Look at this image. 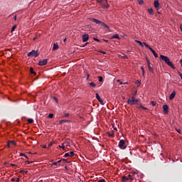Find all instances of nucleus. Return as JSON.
Returning <instances> with one entry per match:
<instances>
[{"instance_id": "1", "label": "nucleus", "mask_w": 182, "mask_h": 182, "mask_svg": "<svg viewBox=\"0 0 182 182\" xmlns=\"http://www.w3.org/2000/svg\"><path fill=\"white\" fill-rule=\"evenodd\" d=\"M89 20L92 21L93 23H95L96 24H100L102 26H104L105 28H107V29L109 28L108 25H107L105 22H102L100 20H97V19L94 18H90Z\"/></svg>"}, {"instance_id": "2", "label": "nucleus", "mask_w": 182, "mask_h": 182, "mask_svg": "<svg viewBox=\"0 0 182 182\" xmlns=\"http://www.w3.org/2000/svg\"><path fill=\"white\" fill-rule=\"evenodd\" d=\"M139 99H135L134 96L129 97V100H127V104L130 105H136L139 102Z\"/></svg>"}, {"instance_id": "3", "label": "nucleus", "mask_w": 182, "mask_h": 182, "mask_svg": "<svg viewBox=\"0 0 182 182\" xmlns=\"http://www.w3.org/2000/svg\"><path fill=\"white\" fill-rule=\"evenodd\" d=\"M27 56L38 58V56H39V52L38 50H32L31 52L27 53Z\"/></svg>"}, {"instance_id": "4", "label": "nucleus", "mask_w": 182, "mask_h": 182, "mask_svg": "<svg viewBox=\"0 0 182 182\" xmlns=\"http://www.w3.org/2000/svg\"><path fill=\"white\" fill-rule=\"evenodd\" d=\"M144 45L145 46V47L148 49H149V50L154 54L155 58H159V55L156 53V51L151 48L147 43H146L145 42H144Z\"/></svg>"}, {"instance_id": "5", "label": "nucleus", "mask_w": 182, "mask_h": 182, "mask_svg": "<svg viewBox=\"0 0 182 182\" xmlns=\"http://www.w3.org/2000/svg\"><path fill=\"white\" fill-rule=\"evenodd\" d=\"M119 147L122 150L127 148L126 142L124 139H120L119 143Z\"/></svg>"}, {"instance_id": "6", "label": "nucleus", "mask_w": 182, "mask_h": 182, "mask_svg": "<svg viewBox=\"0 0 182 182\" xmlns=\"http://www.w3.org/2000/svg\"><path fill=\"white\" fill-rule=\"evenodd\" d=\"M48 64V59H43L42 60H40L38 63L39 66H45Z\"/></svg>"}, {"instance_id": "7", "label": "nucleus", "mask_w": 182, "mask_h": 182, "mask_svg": "<svg viewBox=\"0 0 182 182\" xmlns=\"http://www.w3.org/2000/svg\"><path fill=\"white\" fill-rule=\"evenodd\" d=\"M101 6L105 9H108L109 8V4H107V0H103V1L102 2Z\"/></svg>"}, {"instance_id": "8", "label": "nucleus", "mask_w": 182, "mask_h": 182, "mask_svg": "<svg viewBox=\"0 0 182 182\" xmlns=\"http://www.w3.org/2000/svg\"><path fill=\"white\" fill-rule=\"evenodd\" d=\"M166 65H168L169 67H171L173 70H175L176 68L174 67V65H173L172 62L170 60V59L168 58L167 62L166 63Z\"/></svg>"}, {"instance_id": "9", "label": "nucleus", "mask_w": 182, "mask_h": 182, "mask_svg": "<svg viewBox=\"0 0 182 182\" xmlns=\"http://www.w3.org/2000/svg\"><path fill=\"white\" fill-rule=\"evenodd\" d=\"M96 99L99 101V102L100 103V105H104V101L103 100H102L99 95V94L97 92L96 93Z\"/></svg>"}, {"instance_id": "10", "label": "nucleus", "mask_w": 182, "mask_h": 182, "mask_svg": "<svg viewBox=\"0 0 182 182\" xmlns=\"http://www.w3.org/2000/svg\"><path fill=\"white\" fill-rule=\"evenodd\" d=\"M82 41H83L84 43L87 42V41H88V39H89V35H88V34H84V35H82Z\"/></svg>"}, {"instance_id": "11", "label": "nucleus", "mask_w": 182, "mask_h": 182, "mask_svg": "<svg viewBox=\"0 0 182 182\" xmlns=\"http://www.w3.org/2000/svg\"><path fill=\"white\" fill-rule=\"evenodd\" d=\"M161 59L165 62V63H166L167 60L169 59L168 57L164 55H160Z\"/></svg>"}, {"instance_id": "12", "label": "nucleus", "mask_w": 182, "mask_h": 182, "mask_svg": "<svg viewBox=\"0 0 182 182\" xmlns=\"http://www.w3.org/2000/svg\"><path fill=\"white\" fill-rule=\"evenodd\" d=\"M163 109H164V112H165V114H168V107L167 105H164L163 106Z\"/></svg>"}, {"instance_id": "13", "label": "nucleus", "mask_w": 182, "mask_h": 182, "mask_svg": "<svg viewBox=\"0 0 182 182\" xmlns=\"http://www.w3.org/2000/svg\"><path fill=\"white\" fill-rule=\"evenodd\" d=\"M176 95V91H173V92L170 95L169 100H173V98L175 97Z\"/></svg>"}, {"instance_id": "14", "label": "nucleus", "mask_w": 182, "mask_h": 182, "mask_svg": "<svg viewBox=\"0 0 182 182\" xmlns=\"http://www.w3.org/2000/svg\"><path fill=\"white\" fill-rule=\"evenodd\" d=\"M154 7H155L156 9H158V8L160 7V4H159V0H156V1H154Z\"/></svg>"}, {"instance_id": "15", "label": "nucleus", "mask_w": 182, "mask_h": 182, "mask_svg": "<svg viewBox=\"0 0 182 182\" xmlns=\"http://www.w3.org/2000/svg\"><path fill=\"white\" fill-rule=\"evenodd\" d=\"M58 49H59V45H58V43H54L53 44V50H58Z\"/></svg>"}, {"instance_id": "16", "label": "nucleus", "mask_w": 182, "mask_h": 182, "mask_svg": "<svg viewBox=\"0 0 182 182\" xmlns=\"http://www.w3.org/2000/svg\"><path fill=\"white\" fill-rule=\"evenodd\" d=\"M135 43H136L137 44H139L141 47L144 48V43L141 42L140 41L138 40H135Z\"/></svg>"}, {"instance_id": "17", "label": "nucleus", "mask_w": 182, "mask_h": 182, "mask_svg": "<svg viewBox=\"0 0 182 182\" xmlns=\"http://www.w3.org/2000/svg\"><path fill=\"white\" fill-rule=\"evenodd\" d=\"M112 39H118L120 40V38L119 37L118 34H114L111 37Z\"/></svg>"}, {"instance_id": "18", "label": "nucleus", "mask_w": 182, "mask_h": 182, "mask_svg": "<svg viewBox=\"0 0 182 182\" xmlns=\"http://www.w3.org/2000/svg\"><path fill=\"white\" fill-rule=\"evenodd\" d=\"M30 73H31L32 75H36V72H35V71L33 70V68H32V67L30 68Z\"/></svg>"}, {"instance_id": "19", "label": "nucleus", "mask_w": 182, "mask_h": 182, "mask_svg": "<svg viewBox=\"0 0 182 182\" xmlns=\"http://www.w3.org/2000/svg\"><path fill=\"white\" fill-rule=\"evenodd\" d=\"M148 68L150 73H154V68L151 65H149Z\"/></svg>"}, {"instance_id": "20", "label": "nucleus", "mask_w": 182, "mask_h": 182, "mask_svg": "<svg viewBox=\"0 0 182 182\" xmlns=\"http://www.w3.org/2000/svg\"><path fill=\"white\" fill-rule=\"evenodd\" d=\"M148 12L149 13L150 15L154 14V11L151 8L148 9Z\"/></svg>"}, {"instance_id": "21", "label": "nucleus", "mask_w": 182, "mask_h": 182, "mask_svg": "<svg viewBox=\"0 0 182 182\" xmlns=\"http://www.w3.org/2000/svg\"><path fill=\"white\" fill-rule=\"evenodd\" d=\"M89 85L92 87H96V84L94 82H89Z\"/></svg>"}, {"instance_id": "22", "label": "nucleus", "mask_w": 182, "mask_h": 182, "mask_svg": "<svg viewBox=\"0 0 182 182\" xmlns=\"http://www.w3.org/2000/svg\"><path fill=\"white\" fill-rule=\"evenodd\" d=\"M27 122H28V124H32V123L33 122V119H32V118H28V119H27Z\"/></svg>"}, {"instance_id": "23", "label": "nucleus", "mask_w": 182, "mask_h": 182, "mask_svg": "<svg viewBox=\"0 0 182 182\" xmlns=\"http://www.w3.org/2000/svg\"><path fill=\"white\" fill-rule=\"evenodd\" d=\"M17 28V26L16 25H14L13 26L11 30V33H13L14 31H15V30Z\"/></svg>"}, {"instance_id": "24", "label": "nucleus", "mask_w": 182, "mask_h": 182, "mask_svg": "<svg viewBox=\"0 0 182 182\" xmlns=\"http://www.w3.org/2000/svg\"><path fill=\"white\" fill-rule=\"evenodd\" d=\"M65 122H69V121H68V119H62L60 121V124H63Z\"/></svg>"}, {"instance_id": "25", "label": "nucleus", "mask_w": 182, "mask_h": 182, "mask_svg": "<svg viewBox=\"0 0 182 182\" xmlns=\"http://www.w3.org/2000/svg\"><path fill=\"white\" fill-rule=\"evenodd\" d=\"M68 154H70V157H73L75 156V152H73V151H70Z\"/></svg>"}, {"instance_id": "26", "label": "nucleus", "mask_w": 182, "mask_h": 182, "mask_svg": "<svg viewBox=\"0 0 182 182\" xmlns=\"http://www.w3.org/2000/svg\"><path fill=\"white\" fill-rule=\"evenodd\" d=\"M122 181L123 182H125V181H129V178H128L127 177H126V176H123Z\"/></svg>"}, {"instance_id": "27", "label": "nucleus", "mask_w": 182, "mask_h": 182, "mask_svg": "<svg viewBox=\"0 0 182 182\" xmlns=\"http://www.w3.org/2000/svg\"><path fill=\"white\" fill-rule=\"evenodd\" d=\"M107 134L110 137H114V134H113V132H107Z\"/></svg>"}, {"instance_id": "28", "label": "nucleus", "mask_w": 182, "mask_h": 182, "mask_svg": "<svg viewBox=\"0 0 182 182\" xmlns=\"http://www.w3.org/2000/svg\"><path fill=\"white\" fill-rule=\"evenodd\" d=\"M127 178H128V180H131V181L134 180V177L132 175H129Z\"/></svg>"}, {"instance_id": "29", "label": "nucleus", "mask_w": 182, "mask_h": 182, "mask_svg": "<svg viewBox=\"0 0 182 182\" xmlns=\"http://www.w3.org/2000/svg\"><path fill=\"white\" fill-rule=\"evenodd\" d=\"M64 158H68V157H70V154L67 153V154H65V155L63 156Z\"/></svg>"}, {"instance_id": "30", "label": "nucleus", "mask_w": 182, "mask_h": 182, "mask_svg": "<svg viewBox=\"0 0 182 182\" xmlns=\"http://www.w3.org/2000/svg\"><path fill=\"white\" fill-rule=\"evenodd\" d=\"M141 70H142V75H143V77H144V75H145L144 68V67H141Z\"/></svg>"}, {"instance_id": "31", "label": "nucleus", "mask_w": 182, "mask_h": 182, "mask_svg": "<svg viewBox=\"0 0 182 182\" xmlns=\"http://www.w3.org/2000/svg\"><path fill=\"white\" fill-rule=\"evenodd\" d=\"M58 147L62 148L63 150H65V149H66V146H65V145H63V144H62V145H59Z\"/></svg>"}, {"instance_id": "32", "label": "nucleus", "mask_w": 182, "mask_h": 182, "mask_svg": "<svg viewBox=\"0 0 182 182\" xmlns=\"http://www.w3.org/2000/svg\"><path fill=\"white\" fill-rule=\"evenodd\" d=\"M138 3L139 5H143L144 4V0H138Z\"/></svg>"}, {"instance_id": "33", "label": "nucleus", "mask_w": 182, "mask_h": 182, "mask_svg": "<svg viewBox=\"0 0 182 182\" xmlns=\"http://www.w3.org/2000/svg\"><path fill=\"white\" fill-rule=\"evenodd\" d=\"M97 77L99 79V82H102L103 81V77L102 76H98Z\"/></svg>"}, {"instance_id": "34", "label": "nucleus", "mask_w": 182, "mask_h": 182, "mask_svg": "<svg viewBox=\"0 0 182 182\" xmlns=\"http://www.w3.org/2000/svg\"><path fill=\"white\" fill-rule=\"evenodd\" d=\"M151 104L152 106L155 107V106L156 105V102H155V101H151Z\"/></svg>"}, {"instance_id": "35", "label": "nucleus", "mask_w": 182, "mask_h": 182, "mask_svg": "<svg viewBox=\"0 0 182 182\" xmlns=\"http://www.w3.org/2000/svg\"><path fill=\"white\" fill-rule=\"evenodd\" d=\"M48 118L53 119V113H50L48 114Z\"/></svg>"}, {"instance_id": "36", "label": "nucleus", "mask_w": 182, "mask_h": 182, "mask_svg": "<svg viewBox=\"0 0 182 182\" xmlns=\"http://www.w3.org/2000/svg\"><path fill=\"white\" fill-rule=\"evenodd\" d=\"M98 53H102L103 55H106L107 54V53L105 51H103V50H98Z\"/></svg>"}, {"instance_id": "37", "label": "nucleus", "mask_w": 182, "mask_h": 182, "mask_svg": "<svg viewBox=\"0 0 182 182\" xmlns=\"http://www.w3.org/2000/svg\"><path fill=\"white\" fill-rule=\"evenodd\" d=\"M10 144H12L14 145H16V142L15 141H9Z\"/></svg>"}, {"instance_id": "38", "label": "nucleus", "mask_w": 182, "mask_h": 182, "mask_svg": "<svg viewBox=\"0 0 182 182\" xmlns=\"http://www.w3.org/2000/svg\"><path fill=\"white\" fill-rule=\"evenodd\" d=\"M20 156H24V157H26V159H28V156H27V155H26V154H20Z\"/></svg>"}, {"instance_id": "39", "label": "nucleus", "mask_w": 182, "mask_h": 182, "mask_svg": "<svg viewBox=\"0 0 182 182\" xmlns=\"http://www.w3.org/2000/svg\"><path fill=\"white\" fill-rule=\"evenodd\" d=\"M176 131L178 133V134H181V129H178V128H176Z\"/></svg>"}, {"instance_id": "40", "label": "nucleus", "mask_w": 182, "mask_h": 182, "mask_svg": "<svg viewBox=\"0 0 182 182\" xmlns=\"http://www.w3.org/2000/svg\"><path fill=\"white\" fill-rule=\"evenodd\" d=\"M103 1H104V0H97V2L98 4H100L102 5Z\"/></svg>"}, {"instance_id": "41", "label": "nucleus", "mask_w": 182, "mask_h": 182, "mask_svg": "<svg viewBox=\"0 0 182 182\" xmlns=\"http://www.w3.org/2000/svg\"><path fill=\"white\" fill-rule=\"evenodd\" d=\"M93 40H94L95 41H96V42H98V43L100 42V41L98 38H94Z\"/></svg>"}, {"instance_id": "42", "label": "nucleus", "mask_w": 182, "mask_h": 182, "mask_svg": "<svg viewBox=\"0 0 182 182\" xmlns=\"http://www.w3.org/2000/svg\"><path fill=\"white\" fill-rule=\"evenodd\" d=\"M58 166V162H53L52 166Z\"/></svg>"}, {"instance_id": "43", "label": "nucleus", "mask_w": 182, "mask_h": 182, "mask_svg": "<svg viewBox=\"0 0 182 182\" xmlns=\"http://www.w3.org/2000/svg\"><path fill=\"white\" fill-rule=\"evenodd\" d=\"M64 117H69V113H65Z\"/></svg>"}, {"instance_id": "44", "label": "nucleus", "mask_w": 182, "mask_h": 182, "mask_svg": "<svg viewBox=\"0 0 182 182\" xmlns=\"http://www.w3.org/2000/svg\"><path fill=\"white\" fill-rule=\"evenodd\" d=\"M7 146H8V148H11V142H10V141H9V142L7 144Z\"/></svg>"}, {"instance_id": "45", "label": "nucleus", "mask_w": 182, "mask_h": 182, "mask_svg": "<svg viewBox=\"0 0 182 182\" xmlns=\"http://www.w3.org/2000/svg\"><path fill=\"white\" fill-rule=\"evenodd\" d=\"M143 108V106L141 105L137 106V109H142Z\"/></svg>"}, {"instance_id": "46", "label": "nucleus", "mask_w": 182, "mask_h": 182, "mask_svg": "<svg viewBox=\"0 0 182 182\" xmlns=\"http://www.w3.org/2000/svg\"><path fill=\"white\" fill-rule=\"evenodd\" d=\"M53 146V142H50V144H48V147H50Z\"/></svg>"}, {"instance_id": "47", "label": "nucleus", "mask_w": 182, "mask_h": 182, "mask_svg": "<svg viewBox=\"0 0 182 182\" xmlns=\"http://www.w3.org/2000/svg\"><path fill=\"white\" fill-rule=\"evenodd\" d=\"M178 75L180 76V77L181 78L182 80V73L181 72H178Z\"/></svg>"}, {"instance_id": "48", "label": "nucleus", "mask_w": 182, "mask_h": 182, "mask_svg": "<svg viewBox=\"0 0 182 182\" xmlns=\"http://www.w3.org/2000/svg\"><path fill=\"white\" fill-rule=\"evenodd\" d=\"M146 60H147V65H148V66H150L151 65H150V61L148 60V59H146Z\"/></svg>"}, {"instance_id": "49", "label": "nucleus", "mask_w": 182, "mask_h": 182, "mask_svg": "<svg viewBox=\"0 0 182 182\" xmlns=\"http://www.w3.org/2000/svg\"><path fill=\"white\" fill-rule=\"evenodd\" d=\"M53 100H54L56 102H58V98H57L56 97H53Z\"/></svg>"}, {"instance_id": "50", "label": "nucleus", "mask_w": 182, "mask_h": 182, "mask_svg": "<svg viewBox=\"0 0 182 182\" xmlns=\"http://www.w3.org/2000/svg\"><path fill=\"white\" fill-rule=\"evenodd\" d=\"M11 181L15 182L16 181V178H11Z\"/></svg>"}, {"instance_id": "51", "label": "nucleus", "mask_w": 182, "mask_h": 182, "mask_svg": "<svg viewBox=\"0 0 182 182\" xmlns=\"http://www.w3.org/2000/svg\"><path fill=\"white\" fill-rule=\"evenodd\" d=\"M21 173H28V171H25L24 170L21 171Z\"/></svg>"}, {"instance_id": "52", "label": "nucleus", "mask_w": 182, "mask_h": 182, "mask_svg": "<svg viewBox=\"0 0 182 182\" xmlns=\"http://www.w3.org/2000/svg\"><path fill=\"white\" fill-rule=\"evenodd\" d=\"M14 21H17V16L16 15L14 16Z\"/></svg>"}, {"instance_id": "53", "label": "nucleus", "mask_w": 182, "mask_h": 182, "mask_svg": "<svg viewBox=\"0 0 182 182\" xmlns=\"http://www.w3.org/2000/svg\"><path fill=\"white\" fill-rule=\"evenodd\" d=\"M20 181H21V180H20L19 178H18L16 180V182H20Z\"/></svg>"}, {"instance_id": "54", "label": "nucleus", "mask_w": 182, "mask_h": 182, "mask_svg": "<svg viewBox=\"0 0 182 182\" xmlns=\"http://www.w3.org/2000/svg\"><path fill=\"white\" fill-rule=\"evenodd\" d=\"M63 161H64L65 163H68V159H63Z\"/></svg>"}, {"instance_id": "55", "label": "nucleus", "mask_w": 182, "mask_h": 182, "mask_svg": "<svg viewBox=\"0 0 182 182\" xmlns=\"http://www.w3.org/2000/svg\"><path fill=\"white\" fill-rule=\"evenodd\" d=\"M98 182H105V179H102V180L99 181Z\"/></svg>"}, {"instance_id": "56", "label": "nucleus", "mask_w": 182, "mask_h": 182, "mask_svg": "<svg viewBox=\"0 0 182 182\" xmlns=\"http://www.w3.org/2000/svg\"><path fill=\"white\" fill-rule=\"evenodd\" d=\"M142 109L147 110L148 108H147V107H142Z\"/></svg>"}, {"instance_id": "57", "label": "nucleus", "mask_w": 182, "mask_h": 182, "mask_svg": "<svg viewBox=\"0 0 182 182\" xmlns=\"http://www.w3.org/2000/svg\"><path fill=\"white\" fill-rule=\"evenodd\" d=\"M33 162H31V161H27V164H31Z\"/></svg>"}, {"instance_id": "58", "label": "nucleus", "mask_w": 182, "mask_h": 182, "mask_svg": "<svg viewBox=\"0 0 182 182\" xmlns=\"http://www.w3.org/2000/svg\"><path fill=\"white\" fill-rule=\"evenodd\" d=\"M87 44H88V43H86L85 44H84V45L82 46V48H85Z\"/></svg>"}, {"instance_id": "59", "label": "nucleus", "mask_w": 182, "mask_h": 182, "mask_svg": "<svg viewBox=\"0 0 182 182\" xmlns=\"http://www.w3.org/2000/svg\"><path fill=\"white\" fill-rule=\"evenodd\" d=\"M60 162H62V159H60V161H57V164H59V163H60Z\"/></svg>"}, {"instance_id": "60", "label": "nucleus", "mask_w": 182, "mask_h": 182, "mask_svg": "<svg viewBox=\"0 0 182 182\" xmlns=\"http://www.w3.org/2000/svg\"><path fill=\"white\" fill-rule=\"evenodd\" d=\"M11 166H16V165H15V164H11Z\"/></svg>"}, {"instance_id": "61", "label": "nucleus", "mask_w": 182, "mask_h": 182, "mask_svg": "<svg viewBox=\"0 0 182 182\" xmlns=\"http://www.w3.org/2000/svg\"><path fill=\"white\" fill-rule=\"evenodd\" d=\"M43 149H46V145H43Z\"/></svg>"}, {"instance_id": "62", "label": "nucleus", "mask_w": 182, "mask_h": 182, "mask_svg": "<svg viewBox=\"0 0 182 182\" xmlns=\"http://www.w3.org/2000/svg\"><path fill=\"white\" fill-rule=\"evenodd\" d=\"M124 58L127 59L128 58L127 55H124Z\"/></svg>"}, {"instance_id": "63", "label": "nucleus", "mask_w": 182, "mask_h": 182, "mask_svg": "<svg viewBox=\"0 0 182 182\" xmlns=\"http://www.w3.org/2000/svg\"><path fill=\"white\" fill-rule=\"evenodd\" d=\"M180 63L181 64L182 66V59L180 60Z\"/></svg>"}, {"instance_id": "64", "label": "nucleus", "mask_w": 182, "mask_h": 182, "mask_svg": "<svg viewBox=\"0 0 182 182\" xmlns=\"http://www.w3.org/2000/svg\"><path fill=\"white\" fill-rule=\"evenodd\" d=\"M181 32H182V26H181Z\"/></svg>"}]
</instances>
